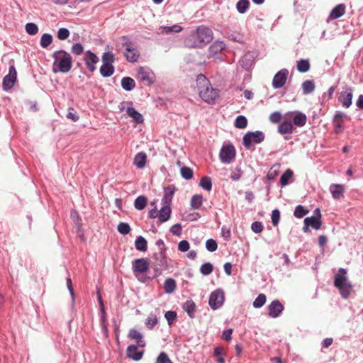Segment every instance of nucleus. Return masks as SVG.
Returning a JSON list of instances; mask_svg holds the SVG:
<instances>
[{"label": "nucleus", "mask_w": 363, "mask_h": 363, "mask_svg": "<svg viewBox=\"0 0 363 363\" xmlns=\"http://www.w3.org/2000/svg\"><path fill=\"white\" fill-rule=\"evenodd\" d=\"M196 82L200 98L209 104H215L219 90L213 88L208 79L202 74L197 76Z\"/></svg>", "instance_id": "obj_1"}, {"label": "nucleus", "mask_w": 363, "mask_h": 363, "mask_svg": "<svg viewBox=\"0 0 363 363\" xmlns=\"http://www.w3.org/2000/svg\"><path fill=\"white\" fill-rule=\"evenodd\" d=\"M347 272L346 269L340 268L334 279L335 286L339 289L341 296L345 299H347L353 291V286L346 276Z\"/></svg>", "instance_id": "obj_2"}, {"label": "nucleus", "mask_w": 363, "mask_h": 363, "mask_svg": "<svg viewBox=\"0 0 363 363\" xmlns=\"http://www.w3.org/2000/svg\"><path fill=\"white\" fill-rule=\"evenodd\" d=\"M52 57L54 58L53 71L55 72H57L55 67H57V71L62 73H67L71 69L72 59L71 55L65 50H60L54 52Z\"/></svg>", "instance_id": "obj_3"}, {"label": "nucleus", "mask_w": 363, "mask_h": 363, "mask_svg": "<svg viewBox=\"0 0 363 363\" xmlns=\"http://www.w3.org/2000/svg\"><path fill=\"white\" fill-rule=\"evenodd\" d=\"M121 38L123 40L122 46L125 48V50L135 52L133 55H130V53L128 52H123V55L126 60L129 62H137L140 57V52L138 50L135 44L127 35H123Z\"/></svg>", "instance_id": "obj_4"}, {"label": "nucleus", "mask_w": 363, "mask_h": 363, "mask_svg": "<svg viewBox=\"0 0 363 363\" xmlns=\"http://www.w3.org/2000/svg\"><path fill=\"white\" fill-rule=\"evenodd\" d=\"M265 135L262 131L256 130L254 132H247L242 138V143L245 147L250 150L252 143L259 144L264 141Z\"/></svg>", "instance_id": "obj_5"}, {"label": "nucleus", "mask_w": 363, "mask_h": 363, "mask_svg": "<svg viewBox=\"0 0 363 363\" xmlns=\"http://www.w3.org/2000/svg\"><path fill=\"white\" fill-rule=\"evenodd\" d=\"M155 262L152 263V268L155 271V276H160L162 271L167 269V261L166 257V252H162L158 253H155L153 257Z\"/></svg>", "instance_id": "obj_6"}, {"label": "nucleus", "mask_w": 363, "mask_h": 363, "mask_svg": "<svg viewBox=\"0 0 363 363\" xmlns=\"http://www.w3.org/2000/svg\"><path fill=\"white\" fill-rule=\"evenodd\" d=\"M17 79V72L14 66V62H11L9 69V74H6L2 82V88L4 91L11 89L16 82Z\"/></svg>", "instance_id": "obj_7"}, {"label": "nucleus", "mask_w": 363, "mask_h": 363, "mask_svg": "<svg viewBox=\"0 0 363 363\" xmlns=\"http://www.w3.org/2000/svg\"><path fill=\"white\" fill-rule=\"evenodd\" d=\"M192 36H196L199 38V42H200L201 47H203L204 45L209 43L212 40L213 32L207 27L199 26L196 29V31L194 32V35Z\"/></svg>", "instance_id": "obj_8"}, {"label": "nucleus", "mask_w": 363, "mask_h": 363, "mask_svg": "<svg viewBox=\"0 0 363 363\" xmlns=\"http://www.w3.org/2000/svg\"><path fill=\"white\" fill-rule=\"evenodd\" d=\"M225 301L224 292L222 289H218L211 292L208 299V303L213 310L220 308Z\"/></svg>", "instance_id": "obj_9"}, {"label": "nucleus", "mask_w": 363, "mask_h": 363, "mask_svg": "<svg viewBox=\"0 0 363 363\" xmlns=\"http://www.w3.org/2000/svg\"><path fill=\"white\" fill-rule=\"evenodd\" d=\"M284 118L286 120H292L293 125H296L298 127L304 126L307 121L306 115L299 111L286 112L284 114Z\"/></svg>", "instance_id": "obj_10"}, {"label": "nucleus", "mask_w": 363, "mask_h": 363, "mask_svg": "<svg viewBox=\"0 0 363 363\" xmlns=\"http://www.w3.org/2000/svg\"><path fill=\"white\" fill-rule=\"evenodd\" d=\"M219 157L221 162L224 164L231 163L235 157V147L231 144L223 146L220 151Z\"/></svg>", "instance_id": "obj_11"}, {"label": "nucleus", "mask_w": 363, "mask_h": 363, "mask_svg": "<svg viewBox=\"0 0 363 363\" xmlns=\"http://www.w3.org/2000/svg\"><path fill=\"white\" fill-rule=\"evenodd\" d=\"M304 224L311 226L315 230H319L322 225L321 213L318 208L314 211V215L306 217L303 220Z\"/></svg>", "instance_id": "obj_12"}, {"label": "nucleus", "mask_w": 363, "mask_h": 363, "mask_svg": "<svg viewBox=\"0 0 363 363\" xmlns=\"http://www.w3.org/2000/svg\"><path fill=\"white\" fill-rule=\"evenodd\" d=\"M84 61L87 69L90 72H94L96 69V65L99 62V58L94 52L87 50L84 53Z\"/></svg>", "instance_id": "obj_13"}, {"label": "nucleus", "mask_w": 363, "mask_h": 363, "mask_svg": "<svg viewBox=\"0 0 363 363\" xmlns=\"http://www.w3.org/2000/svg\"><path fill=\"white\" fill-rule=\"evenodd\" d=\"M289 71L286 69H282L276 73L272 80V86L277 89L281 88L286 83Z\"/></svg>", "instance_id": "obj_14"}, {"label": "nucleus", "mask_w": 363, "mask_h": 363, "mask_svg": "<svg viewBox=\"0 0 363 363\" xmlns=\"http://www.w3.org/2000/svg\"><path fill=\"white\" fill-rule=\"evenodd\" d=\"M133 270L136 277L138 274H143L149 269V263L144 258L136 259L133 262Z\"/></svg>", "instance_id": "obj_15"}, {"label": "nucleus", "mask_w": 363, "mask_h": 363, "mask_svg": "<svg viewBox=\"0 0 363 363\" xmlns=\"http://www.w3.org/2000/svg\"><path fill=\"white\" fill-rule=\"evenodd\" d=\"M138 74L140 79L143 82H145L148 85L152 84L155 82V74L152 71L147 67H139Z\"/></svg>", "instance_id": "obj_16"}, {"label": "nucleus", "mask_w": 363, "mask_h": 363, "mask_svg": "<svg viewBox=\"0 0 363 363\" xmlns=\"http://www.w3.org/2000/svg\"><path fill=\"white\" fill-rule=\"evenodd\" d=\"M284 306L279 300H274L268 306L269 316L273 318L279 317L284 311Z\"/></svg>", "instance_id": "obj_17"}, {"label": "nucleus", "mask_w": 363, "mask_h": 363, "mask_svg": "<svg viewBox=\"0 0 363 363\" xmlns=\"http://www.w3.org/2000/svg\"><path fill=\"white\" fill-rule=\"evenodd\" d=\"M352 89L349 86L345 88V91L341 92L339 101L345 108H349L352 104Z\"/></svg>", "instance_id": "obj_18"}, {"label": "nucleus", "mask_w": 363, "mask_h": 363, "mask_svg": "<svg viewBox=\"0 0 363 363\" xmlns=\"http://www.w3.org/2000/svg\"><path fill=\"white\" fill-rule=\"evenodd\" d=\"M144 351H138V346L130 345L126 349V356L128 358L135 361H139L143 358Z\"/></svg>", "instance_id": "obj_19"}, {"label": "nucleus", "mask_w": 363, "mask_h": 363, "mask_svg": "<svg viewBox=\"0 0 363 363\" xmlns=\"http://www.w3.org/2000/svg\"><path fill=\"white\" fill-rule=\"evenodd\" d=\"M176 191V187L174 185H169L164 188V195L162 199V204L171 205L172 198Z\"/></svg>", "instance_id": "obj_20"}, {"label": "nucleus", "mask_w": 363, "mask_h": 363, "mask_svg": "<svg viewBox=\"0 0 363 363\" xmlns=\"http://www.w3.org/2000/svg\"><path fill=\"white\" fill-rule=\"evenodd\" d=\"M128 337L131 340H135L138 347H145L146 346V342L143 340V334L137 330L133 328L130 329L128 332Z\"/></svg>", "instance_id": "obj_21"}, {"label": "nucleus", "mask_w": 363, "mask_h": 363, "mask_svg": "<svg viewBox=\"0 0 363 363\" xmlns=\"http://www.w3.org/2000/svg\"><path fill=\"white\" fill-rule=\"evenodd\" d=\"M172 209L171 205L162 204V207L159 211L158 218L160 223L167 221L171 216Z\"/></svg>", "instance_id": "obj_22"}, {"label": "nucleus", "mask_w": 363, "mask_h": 363, "mask_svg": "<svg viewBox=\"0 0 363 363\" xmlns=\"http://www.w3.org/2000/svg\"><path fill=\"white\" fill-rule=\"evenodd\" d=\"M329 189L334 199H340L344 196L345 188L342 184H332Z\"/></svg>", "instance_id": "obj_23"}, {"label": "nucleus", "mask_w": 363, "mask_h": 363, "mask_svg": "<svg viewBox=\"0 0 363 363\" xmlns=\"http://www.w3.org/2000/svg\"><path fill=\"white\" fill-rule=\"evenodd\" d=\"M345 5L340 4L335 6L331 11L329 18L332 20L337 19L345 13Z\"/></svg>", "instance_id": "obj_24"}, {"label": "nucleus", "mask_w": 363, "mask_h": 363, "mask_svg": "<svg viewBox=\"0 0 363 363\" xmlns=\"http://www.w3.org/2000/svg\"><path fill=\"white\" fill-rule=\"evenodd\" d=\"M294 130L292 123L288 121H284L278 126V132L281 134H291Z\"/></svg>", "instance_id": "obj_25"}, {"label": "nucleus", "mask_w": 363, "mask_h": 363, "mask_svg": "<svg viewBox=\"0 0 363 363\" xmlns=\"http://www.w3.org/2000/svg\"><path fill=\"white\" fill-rule=\"evenodd\" d=\"M182 308L191 318L195 317L196 304L192 299L186 301L183 304Z\"/></svg>", "instance_id": "obj_26"}, {"label": "nucleus", "mask_w": 363, "mask_h": 363, "mask_svg": "<svg viewBox=\"0 0 363 363\" xmlns=\"http://www.w3.org/2000/svg\"><path fill=\"white\" fill-rule=\"evenodd\" d=\"M194 32H191L184 40V45L187 48H201L199 38L196 36H194Z\"/></svg>", "instance_id": "obj_27"}, {"label": "nucleus", "mask_w": 363, "mask_h": 363, "mask_svg": "<svg viewBox=\"0 0 363 363\" xmlns=\"http://www.w3.org/2000/svg\"><path fill=\"white\" fill-rule=\"evenodd\" d=\"M126 113L129 117L132 118L138 124L142 123L144 121L143 116L132 106L127 108Z\"/></svg>", "instance_id": "obj_28"}, {"label": "nucleus", "mask_w": 363, "mask_h": 363, "mask_svg": "<svg viewBox=\"0 0 363 363\" xmlns=\"http://www.w3.org/2000/svg\"><path fill=\"white\" fill-rule=\"evenodd\" d=\"M183 28L178 25L174 24L171 26H161L160 28V33L162 35H168L172 33H179L182 31Z\"/></svg>", "instance_id": "obj_29"}, {"label": "nucleus", "mask_w": 363, "mask_h": 363, "mask_svg": "<svg viewBox=\"0 0 363 363\" xmlns=\"http://www.w3.org/2000/svg\"><path fill=\"white\" fill-rule=\"evenodd\" d=\"M121 86L127 91H132L135 86L134 79L130 77H124L121 79Z\"/></svg>", "instance_id": "obj_30"}, {"label": "nucleus", "mask_w": 363, "mask_h": 363, "mask_svg": "<svg viewBox=\"0 0 363 363\" xmlns=\"http://www.w3.org/2000/svg\"><path fill=\"white\" fill-rule=\"evenodd\" d=\"M99 71L102 77H109L114 73L115 67L113 65L103 64Z\"/></svg>", "instance_id": "obj_31"}, {"label": "nucleus", "mask_w": 363, "mask_h": 363, "mask_svg": "<svg viewBox=\"0 0 363 363\" xmlns=\"http://www.w3.org/2000/svg\"><path fill=\"white\" fill-rule=\"evenodd\" d=\"M147 160V155L144 152H138L134 158V164L140 169L145 167Z\"/></svg>", "instance_id": "obj_32"}, {"label": "nucleus", "mask_w": 363, "mask_h": 363, "mask_svg": "<svg viewBox=\"0 0 363 363\" xmlns=\"http://www.w3.org/2000/svg\"><path fill=\"white\" fill-rule=\"evenodd\" d=\"M135 247L138 251L145 252L147 249V240L141 235L138 236L135 241Z\"/></svg>", "instance_id": "obj_33"}, {"label": "nucleus", "mask_w": 363, "mask_h": 363, "mask_svg": "<svg viewBox=\"0 0 363 363\" xmlns=\"http://www.w3.org/2000/svg\"><path fill=\"white\" fill-rule=\"evenodd\" d=\"M225 48V44L223 41H216L209 47V51L211 54L216 55L224 50Z\"/></svg>", "instance_id": "obj_34"}, {"label": "nucleus", "mask_w": 363, "mask_h": 363, "mask_svg": "<svg viewBox=\"0 0 363 363\" xmlns=\"http://www.w3.org/2000/svg\"><path fill=\"white\" fill-rule=\"evenodd\" d=\"M250 7L249 0H239L236 3V9L240 14L245 13Z\"/></svg>", "instance_id": "obj_35"}, {"label": "nucleus", "mask_w": 363, "mask_h": 363, "mask_svg": "<svg viewBox=\"0 0 363 363\" xmlns=\"http://www.w3.org/2000/svg\"><path fill=\"white\" fill-rule=\"evenodd\" d=\"M165 293L172 294L176 289V281L172 278H167L164 283Z\"/></svg>", "instance_id": "obj_36"}, {"label": "nucleus", "mask_w": 363, "mask_h": 363, "mask_svg": "<svg viewBox=\"0 0 363 363\" xmlns=\"http://www.w3.org/2000/svg\"><path fill=\"white\" fill-rule=\"evenodd\" d=\"M315 88V84L312 80H306L302 83V89L304 94L312 93Z\"/></svg>", "instance_id": "obj_37"}, {"label": "nucleus", "mask_w": 363, "mask_h": 363, "mask_svg": "<svg viewBox=\"0 0 363 363\" xmlns=\"http://www.w3.org/2000/svg\"><path fill=\"white\" fill-rule=\"evenodd\" d=\"M203 203V196L201 194H196L191 197V207L192 209H199Z\"/></svg>", "instance_id": "obj_38"}, {"label": "nucleus", "mask_w": 363, "mask_h": 363, "mask_svg": "<svg viewBox=\"0 0 363 363\" xmlns=\"http://www.w3.org/2000/svg\"><path fill=\"white\" fill-rule=\"evenodd\" d=\"M147 199L145 196H138L134 201V206L137 210H143L147 205Z\"/></svg>", "instance_id": "obj_39"}, {"label": "nucleus", "mask_w": 363, "mask_h": 363, "mask_svg": "<svg viewBox=\"0 0 363 363\" xmlns=\"http://www.w3.org/2000/svg\"><path fill=\"white\" fill-rule=\"evenodd\" d=\"M297 69L300 72H306L310 69V62L308 60L301 59L298 61H297Z\"/></svg>", "instance_id": "obj_40"}, {"label": "nucleus", "mask_w": 363, "mask_h": 363, "mask_svg": "<svg viewBox=\"0 0 363 363\" xmlns=\"http://www.w3.org/2000/svg\"><path fill=\"white\" fill-rule=\"evenodd\" d=\"M294 172L291 169H286L280 178V184L282 186L289 184V180L293 177Z\"/></svg>", "instance_id": "obj_41"}, {"label": "nucleus", "mask_w": 363, "mask_h": 363, "mask_svg": "<svg viewBox=\"0 0 363 363\" xmlns=\"http://www.w3.org/2000/svg\"><path fill=\"white\" fill-rule=\"evenodd\" d=\"M199 185L204 189L208 191H211L212 189V181L211 178L207 176L201 177Z\"/></svg>", "instance_id": "obj_42"}, {"label": "nucleus", "mask_w": 363, "mask_h": 363, "mask_svg": "<svg viewBox=\"0 0 363 363\" xmlns=\"http://www.w3.org/2000/svg\"><path fill=\"white\" fill-rule=\"evenodd\" d=\"M213 354L217 357L218 363H225V356L226 355L223 348L216 347L214 348Z\"/></svg>", "instance_id": "obj_43"}, {"label": "nucleus", "mask_w": 363, "mask_h": 363, "mask_svg": "<svg viewBox=\"0 0 363 363\" xmlns=\"http://www.w3.org/2000/svg\"><path fill=\"white\" fill-rule=\"evenodd\" d=\"M158 323L157 315L155 314H150L145 320V325L148 329H152Z\"/></svg>", "instance_id": "obj_44"}, {"label": "nucleus", "mask_w": 363, "mask_h": 363, "mask_svg": "<svg viewBox=\"0 0 363 363\" xmlns=\"http://www.w3.org/2000/svg\"><path fill=\"white\" fill-rule=\"evenodd\" d=\"M279 173V164L273 165L267 172V178L269 180H274Z\"/></svg>", "instance_id": "obj_45"}, {"label": "nucleus", "mask_w": 363, "mask_h": 363, "mask_svg": "<svg viewBox=\"0 0 363 363\" xmlns=\"http://www.w3.org/2000/svg\"><path fill=\"white\" fill-rule=\"evenodd\" d=\"M247 125V118L242 115H239L235 121V126L238 128H245Z\"/></svg>", "instance_id": "obj_46"}, {"label": "nucleus", "mask_w": 363, "mask_h": 363, "mask_svg": "<svg viewBox=\"0 0 363 363\" xmlns=\"http://www.w3.org/2000/svg\"><path fill=\"white\" fill-rule=\"evenodd\" d=\"M267 298L264 294H259L253 301V307L255 308H259L263 306L266 302Z\"/></svg>", "instance_id": "obj_47"}, {"label": "nucleus", "mask_w": 363, "mask_h": 363, "mask_svg": "<svg viewBox=\"0 0 363 363\" xmlns=\"http://www.w3.org/2000/svg\"><path fill=\"white\" fill-rule=\"evenodd\" d=\"M52 42V36L49 33H44L40 38V46L43 48H47Z\"/></svg>", "instance_id": "obj_48"}, {"label": "nucleus", "mask_w": 363, "mask_h": 363, "mask_svg": "<svg viewBox=\"0 0 363 363\" xmlns=\"http://www.w3.org/2000/svg\"><path fill=\"white\" fill-rule=\"evenodd\" d=\"M103 64L113 65L115 61V56L111 52H106L101 57Z\"/></svg>", "instance_id": "obj_49"}, {"label": "nucleus", "mask_w": 363, "mask_h": 363, "mask_svg": "<svg viewBox=\"0 0 363 363\" xmlns=\"http://www.w3.org/2000/svg\"><path fill=\"white\" fill-rule=\"evenodd\" d=\"M308 213V210L306 209L303 206L298 205L296 207L294 215L298 218H301Z\"/></svg>", "instance_id": "obj_50"}, {"label": "nucleus", "mask_w": 363, "mask_h": 363, "mask_svg": "<svg viewBox=\"0 0 363 363\" xmlns=\"http://www.w3.org/2000/svg\"><path fill=\"white\" fill-rule=\"evenodd\" d=\"M181 175L183 179L189 180L193 177V170L188 167H183L180 169Z\"/></svg>", "instance_id": "obj_51"}, {"label": "nucleus", "mask_w": 363, "mask_h": 363, "mask_svg": "<svg viewBox=\"0 0 363 363\" xmlns=\"http://www.w3.org/2000/svg\"><path fill=\"white\" fill-rule=\"evenodd\" d=\"M118 231L122 235H127L130 231V227L127 223L121 222L117 226Z\"/></svg>", "instance_id": "obj_52"}, {"label": "nucleus", "mask_w": 363, "mask_h": 363, "mask_svg": "<svg viewBox=\"0 0 363 363\" xmlns=\"http://www.w3.org/2000/svg\"><path fill=\"white\" fill-rule=\"evenodd\" d=\"M213 265L210 262H206L202 264L201 267H200V272L203 275L207 276L211 274V272H213Z\"/></svg>", "instance_id": "obj_53"}, {"label": "nucleus", "mask_w": 363, "mask_h": 363, "mask_svg": "<svg viewBox=\"0 0 363 363\" xmlns=\"http://www.w3.org/2000/svg\"><path fill=\"white\" fill-rule=\"evenodd\" d=\"M206 248L211 252H215L218 248L216 241L212 238L207 240L206 242Z\"/></svg>", "instance_id": "obj_54"}, {"label": "nucleus", "mask_w": 363, "mask_h": 363, "mask_svg": "<svg viewBox=\"0 0 363 363\" xmlns=\"http://www.w3.org/2000/svg\"><path fill=\"white\" fill-rule=\"evenodd\" d=\"M26 30L30 35H35L38 32V27L34 23H28L26 25Z\"/></svg>", "instance_id": "obj_55"}, {"label": "nucleus", "mask_w": 363, "mask_h": 363, "mask_svg": "<svg viewBox=\"0 0 363 363\" xmlns=\"http://www.w3.org/2000/svg\"><path fill=\"white\" fill-rule=\"evenodd\" d=\"M164 318L168 325H171L177 318V313L175 311H168L164 313Z\"/></svg>", "instance_id": "obj_56"}, {"label": "nucleus", "mask_w": 363, "mask_h": 363, "mask_svg": "<svg viewBox=\"0 0 363 363\" xmlns=\"http://www.w3.org/2000/svg\"><path fill=\"white\" fill-rule=\"evenodd\" d=\"M69 30L66 28H60L57 31L58 39L63 40H66L69 36Z\"/></svg>", "instance_id": "obj_57"}, {"label": "nucleus", "mask_w": 363, "mask_h": 363, "mask_svg": "<svg viewBox=\"0 0 363 363\" xmlns=\"http://www.w3.org/2000/svg\"><path fill=\"white\" fill-rule=\"evenodd\" d=\"M71 51L75 55H80L84 52V47L79 43H74L71 48Z\"/></svg>", "instance_id": "obj_58"}, {"label": "nucleus", "mask_w": 363, "mask_h": 363, "mask_svg": "<svg viewBox=\"0 0 363 363\" xmlns=\"http://www.w3.org/2000/svg\"><path fill=\"white\" fill-rule=\"evenodd\" d=\"M272 223L274 226H277L280 220V211L278 209H274L272 212Z\"/></svg>", "instance_id": "obj_59"}, {"label": "nucleus", "mask_w": 363, "mask_h": 363, "mask_svg": "<svg viewBox=\"0 0 363 363\" xmlns=\"http://www.w3.org/2000/svg\"><path fill=\"white\" fill-rule=\"evenodd\" d=\"M156 363H172L167 353L162 352L158 355Z\"/></svg>", "instance_id": "obj_60"}, {"label": "nucleus", "mask_w": 363, "mask_h": 363, "mask_svg": "<svg viewBox=\"0 0 363 363\" xmlns=\"http://www.w3.org/2000/svg\"><path fill=\"white\" fill-rule=\"evenodd\" d=\"M169 231L174 235H176V236L181 235V234L182 233V228L181 224L176 223V224L173 225L170 228Z\"/></svg>", "instance_id": "obj_61"}, {"label": "nucleus", "mask_w": 363, "mask_h": 363, "mask_svg": "<svg viewBox=\"0 0 363 363\" xmlns=\"http://www.w3.org/2000/svg\"><path fill=\"white\" fill-rule=\"evenodd\" d=\"M263 225L262 222L255 221L251 225L252 230L255 233H260L263 230Z\"/></svg>", "instance_id": "obj_62"}, {"label": "nucleus", "mask_w": 363, "mask_h": 363, "mask_svg": "<svg viewBox=\"0 0 363 363\" xmlns=\"http://www.w3.org/2000/svg\"><path fill=\"white\" fill-rule=\"evenodd\" d=\"M66 117L68 119H70V120H72L74 122L77 121L79 120V116L74 111L73 108H69L68 109V113H67Z\"/></svg>", "instance_id": "obj_63"}, {"label": "nucleus", "mask_w": 363, "mask_h": 363, "mask_svg": "<svg viewBox=\"0 0 363 363\" xmlns=\"http://www.w3.org/2000/svg\"><path fill=\"white\" fill-rule=\"evenodd\" d=\"M242 177V172H241V169L240 167H237L235 169V171H233L231 174H230V179L233 181H238Z\"/></svg>", "instance_id": "obj_64"}]
</instances>
